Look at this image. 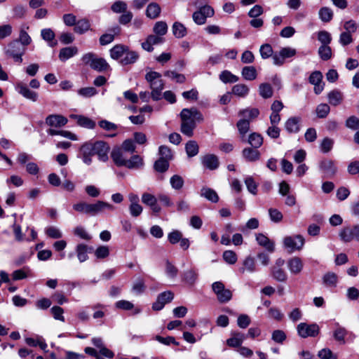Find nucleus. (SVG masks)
I'll use <instances>...</instances> for the list:
<instances>
[{"instance_id":"obj_11","label":"nucleus","mask_w":359,"mask_h":359,"mask_svg":"<svg viewBox=\"0 0 359 359\" xmlns=\"http://www.w3.org/2000/svg\"><path fill=\"white\" fill-rule=\"evenodd\" d=\"M141 200L145 205L151 208L154 213L158 214L161 211V207L157 204L158 197L154 194L144 192L142 194Z\"/></svg>"},{"instance_id":"obj_31","label":"nucleus","mask_w":359,"mask_h":359,"mask_svg":"<svg viewBox=\"0 0 359 359\" xmlns=\"http://www.w3.org/2000/svg\"><path fill=\"white\" fill-rule=\"evenodd\" d=\"M127 50L128 46L122 44H118L110 49V56L114 60H118L124 55Z\"/></svg>"},{"instance_id":"obj_40","label":"nucleus","mask_w":359,"mask_h":359,"mask_svg":"<svg viewBox=\"0 0 359 359\" xmlns=\"http://www.w3.org/2000/svg\"><path fill=\"white\" fill-rule=\"evenodd\" d=\"M172 33L173 35L178 39H181L186 36L187 34V28L184 25L179 22H175L172 25Z\"/></svg>"},{"instance_id":"obj_53","label":"nucleus","mask_w":359,"mask_h":359,"mask_svg":"<svg viewBox=\"0 0 359 359\" xmlns=\"http://www.w3.org/2000/svg\"><path fill=\"white\" fill-rule=\"evenodd\" d=\"M259 95L264 99L269 98L273 95V90L270 84L262 83L259 87Z\"/></svg>"},{"instance_id":"obj_43","label":"nucleus","mask_w":359,"mask_h":359,"mask_svg":"<svg viewBox=\"0 0 359 359\" xmlns=\"http://www.w3.org/2000/svg\"><path fill=\"white\" fill-rule=\"evenodd\" d=\"M185 150L189 157L195 156L198 154V145L196 141L190 140L186 144Z\"/></svg>"},{"instance_id":"obj_37","label":"nucleus","mask_w":359,"mask_h":359,"mask_svg":"<svg viewBox=\"0 0 359 359\" xmlns=\"http://www.w3.org/2000/svg\"><path fill=\"white\" fill-rule=\"evenodd\" d=\"M250 121L246 118L240 119L236 126L242 139H243L250 130Z\"/></svg>"},{"instance_id":"obj_49","label":"nucleus","mask_w":359,"mask_h":359,"mask_svg":"<svg viewBox=\"0 0 359 359\" xmlns=\"http://www.w3.org/2000/svg\"><path fill=\"white\" fill-rule=\"evenodd\" d=\"M319 18L323 22H330L333 18L332 9L327 7L321 8L319 11Z\"/></svg>"},{"instance_id":"obj_13","label":"nucleus","mask_w":359,"mask_h":359,"mask_svg":"<svg viewBox=\"0 0 359 359\" xmlns=\"http://www.w3.org/2000/svg\"><path fill=\"white\" fill-rule=\"evenodd\" d=\"M174 297V294L171 291H165L158 294L156 301L153 304L152 309L154 311L161 310L165 304L170 302Z\"/></svg>"},{"instance_id":"obj_61","label":"nucleus","mask_w":359,"mask_h":359,"mask_svg":"<svg viewBox=\"0 0 359 359\" xmlns=\"http://www.w3.org/2000/svg\"><path fill=\"white\" fill-rule=\"evenodd\" d=\"M50 313L55 320L65 322L64 309L62 307L54 306L50 309Z\"/></svg>"},{"instance_id":"obj_36","label":"nucleus","mask_w":359,"mask_h":359,"mask_svg":"<svg viewBox=\"0 0 359 359\" xmlns=\"http://www.w3.org/2000/svg\"><path fill=\"white\" fill-rule=\"evenodd\" d=\"M248 142L252 147L258 149L263 144V137L258 133H252L248 137Z\"/></svg>"},{"instance_id":"obj_20","label":"nucleus","mask_w":359,"mask_h":359,"mask_svg":"<svg viewBox=\"0 0 359 359\" xmlns=\"http://www.w3.org/2000/svg\"><path fill=\"white\" fill-rule=\"evenodd\" d=\"M111 158L114 164L118 167L124 166L126 158L124 156L123 150L120 147H114L111 152Z\"/></svg>"},{"instance_id":"obj_10","label":"nucleus","mask_w":359,"mask_h":359,"mask_svg":"<svg viewBox=\"0 0 359 359\" xmlns=\"http://www.w3.org/2000/svg\"><path fill=\"white\" fill-rule=\"evenodd\" d=\"M214 13V9L211 6L206 5L201 7L198 11L193 13V20L196 24L202 25L205 23L207 18L213 16Z\"/></svg>"},{"instance_id":"obj_24","label":"nucleus","mask_w":359,"mask_h":359,"mask_svg":"<svg viewBox=\"0 0 359 359\" xmlns=\"http://www.w3.org/2000/svg\"><path fill=\"white\" fill-rule=\"evenodd\" d=\"M88 249L89 248L88 245L83 243H79L76 246L75 252L77 258L81 263L86 262L88 259ZM92 248H90V250Z\"/></svg>"},{"instance_id":"obj_48","label":"nucleus","mask_w":359,"mask_h":359,"mask_svg":"<svg viewBox=\"0 0 359 359\" xmlns=\"http://www.w3.org/2000/svg\"><path fill=\"white\" fill-rule=\"evenodd\" d=\"M153 31L156 35L161 37L167 33L168 25L164 21H158L155 23Z\"/></svg>"},{"instance_id":"obj_56","label":"nucleus","mask_w":359,"mask_h":359,"mask_svg":"<svg viewBox=\"0 0 359 359\" xmlns=\"http://www.w3.org/2000/svg\"><path fill=\"white\" fill-rule=\"evenodd\" d=\"M165 271L166 276L170 278H175L178 273L177 268L168 260L165 262Z\"/></svg>"},{"instance_id":"obj_58","label":"nucleus","mask_w":359,"mask_h":359,"mask_svg":"<svg viewBox=\"0 0 359 359\" xmlns=\"http://www.w3.org/2000/svg\"><path fill=\"white\" fill-rule=\"evenodd\" d=\"M318 40L321 43V46L329 45L332 41V36L327 31L323 30L318 32Z\"/></svg>"},{"instance_id":"obj_64","label":"nucleus","mask_w":359,"mask_h":359,"mask_svg":"<svg viewBox=\"0 0 359 359\" xmlns=\"http://www.w3.org/2000/svg\"><path fill=\"white\" fill-rule=\"evenodd\" d=\"M286 338V334L281 330H276L272 332L271 339L276 343L283 344Z\"/></svg>"},{"instance_id":"obj_54","label":"nucleus","mask_w":359,"mask_h":359,"mask_svg":"<svg viewBox=\"0 0 359 359\" xmlns=\"http://www.w3.org/2000/svg\"><path fill=\"white\" fill-rule=\"evenodd\" d=\"M45 233L49 238L57 239L62 237V233L61 231L53 226H48L45 229Z\"/></svg>"},{"instance_id":"obj_30","label":"nucleus","mask_w":359,"mask_h":359,"mask_svg":"<svg viewBox=\"0 0 359 359\" xmlns=\"http://www.w3.org/2000/svg\"><path fill=\"white\" fill-rule=\"evenodd\" d=\"M259 114V110L257 108H246L241 109L238 112V116L243 118H246L250 121L256 118Z\"/></svg>"},{"instance_id":"obj_9","label":"nucleus","mask_w":359,"mask_h":359,"mask_svg":"<svg viewBox=\"0 0 359 359\" xmlns=\"http://www.w3.org/2000/svg\"><path fill=\"white\" fill-rule=\"evenodd\" d=\"M297 331L302 338L315 337L319 334L320 328L316 323H301L297 326Z\"/></svg>"},{"instance_id":"obj_12","label":"nucleus","mask_w":359,"mask_h":359,"mask_svg":"<svg viewBox=\"0 0 359 359\" xmlns=\"http://www.w3.org/2000/svg\"><path fill=\"white\" fill-rule=\"evenodd\" d=\"M302 121L301 116H291L285 122L284 128L288 133H298L301 130Z\"/></svg>"},{"instance_id":"obj_46","label":"nucleus","mask_w":359,"mask_h":359,"mask_svg":"<svg viewBox=\"0 0 359 359\" xmlns=\"http://www.w3.org/2000/svg\"><path fill=\"white\" fill-rule=\"evenodd\" d=\"M249 93L248 87L242 83L236 84L232 88V93L236 96L244 97Z\"/></svg>"},{"instance_id":"obj_45","label":"nucleus","mask_w":359,"mask_h":359,"mask_svg":"<svg viewBox=\"0 0 359 359\" xmlns=\"http://www.w3.org/2000/svg\"><path fill=\"white\" fill-rule=\"evenodd\" d=\"M245 339V337L241 333H235L233 334V337L231 338H229L226 341V344L229 346L231 347H240L242 344L243 340Z\"/></svg>"},{"instance_id":"obj_52","label":"nucleus","mask_w":359,"mask_h":359,"mask_svg":"<svg viewBox=\"0 0 359 359\" xmlns=\"http://www.w3.org/2000/svg\"><path fill=\"white\" fill-rule=\"evenodd\" d=\"M271 274L277 281L285 282L287 280V274L281 268L272 267Z\"/></svg>"},{"instance_id":"obj_35","label":"nucleus","mask_w":359,"mask_h":359,"mask_svg":"<svg viewBox=\"0 0 359 359\" xmlns=\"http://www.w3.org/2000/svg\"><path fill=\"white\" fill-rule=\"evenodd\" d=\"M338 281V277L334 272H327L323 277V284L330 287H336Z\"/></svg>"},{"instance_id":"obj_15","label":"nucleus","mask_w":359,"mask_h":359,"mask_svg":"<svg viewBox=\"0 0 359 359\" xmlns=\"http://www.w3.org/2000/svg\"><path fill=\"white\" fill-rule=\"evenodd\" d=\"M46 123L53 128H62L65 126L68 120L60 114H50L46 118Z\"/></svg>"},{"instance_id":"obj_6","label":"nucleus","mask_w":359,"mask_h":359,"mask_svg":"<svg viewBox=\"0 0 359 359\" xmlns=\"http://www.w3.org/2000/svg\"><path fill=\"white\" fill-rule=\"evenodd\" d=\"M26 48L23 47L18 40H14L9 43L5 48V53L12 57L15 62L21 63L22 55L25 54Z\"/></svg>"},{"instance_id":"obj_23","label":"nucleus","mask_w":359,"mask_h":359,"mask_svg":"<svg viewBox=\"0 0 359 359\" xmlns=\"http://www.w3.org/2000/svg\"><path fill=\"white\" fill-rule=\"evenodd\" d=\"M144 165V160L140 155H133L130 159H126L125 167L128 169H140Z\"/></svg>"},{"instance_id":"obj_57","label":"nucleus","mask_w":359,"mask_h":359,"mask_svg":"<svg viewBox=\"0 0 359 359\" xmlns=\"http://www.w3.org/2000/svg\"><path fill=\"white\" fill-rule=\"evenodd\" d=\"M259 53L263 59H267L270 57H273V55L274 54L271 46L269 43L262 45L259 48Z\"/></svg>"},{"instance_id":"obj_26","label":"nucleus","mask_w":359,"mask_h":359,"mask_svg":"<svg viewBox=\"0 0 359 359\" xmlns=\"http://www.w3.org/2000/svg\"><path fill=\"white\" fill-rule=\"evenodd\" d=\"M256 271V263L253 257L248 256L243 262V266L239 269L241 273L245 272L253 273Z\"/></svg>"},{"instance_id":"obj_22","label":"nucleus","mask_w":359,"mask_h":359,"mask_svg":"<svg viewBox=\"0 0 359 359\" xmlns=\"http://www.w3.org/2000/svg\"><path fill=\"white\" fill-rule=\"evenodd\" d=\"M242 154L243 158L249 162H255L259 161L261 157L260 152L257 150V149H255L253 147H247L245 148Z\"/></svg>"},{"instance_id":"obj_1","label":"nucleus","mask_w":359,"mask_h":359,"mask_svg":"<svg viewBox=\"0 0 359 359\" xmlns=\"http://www.w3.org/2000/svg\"><path fill=\"white\" fill-rule=\"evenodd\" d=\"M109 149V144L104 141L86 142L81 146L77 156L86 165H90L94 155H97L98 160L102 162L107 161Z\"/></svg>"},{"instance_id":"obj_38","label":"nucleus","mask_w":359,"mask_h":359,"mask_svg":"<svg viewBox=\"0 0 359 359\" xmlns=\"http://www.w3.org/2000/svg\"><path fill=\"white\" fill-rule=\"evenodd\" d=\"M113 34H104L100 38V43L102 46H106L111 43L114 39V35L118 34L120 32L119 27H116L112 29Z\"/></svg>"},{"instance_id":"obj_18","label":"nucleus","mask_w":359,"mask_h":359,"mask_svg":"<svg viewBox=\"0 0 359 359\" xmlns=\"http://www.w3.org/2000/svg\"><path fill=\"white\" fill-rule=\"evenodd\" d=\"M201 161L202 165L210 170H216L219 165L218 157L212 154H208L202 156Z\"/></svg>"},{"instance_id":"obj_60","label":"nucleus","mask_w":359,"mask_h":359,"mask_svg":"<svg viewBox=\"0 0 359 359\" xmlns=\"http://www.w3.org/2000/svg\"><path fill=\"white\" fill-rule=\"evenodd\" d=\"M169 161L165 159L159 158L154 163V168L159 172H165L169 168Z\"/></svg>"},{"instance_id":"obj_28","label":"nucleus","mask_w":359,"mask_h":359,"mask_svg":"<svg viewBox=\"0 0 359 359\" xmlns=\"http://www.w3.org/2000/svg\"><path fill=\"white\" fill-rule=\"evenodd\" d=\"M201 196L204 197L212 203H217L219 196L216 191L209 187H203L201 190Z\"/></svg>"},{"instance_id":"obj_42","label":"nucleus","mask_w":359,"mask_h":359,"mask_svg":"<svg viewBox=\"0 0 359 359\" xmlns=\"http://www.w3.org/2000/svg\"><path fill=\"white\" fill-rule=\"evenodd\" d=\"M243 77L248 81L255 80L257 77V71L253 66H246L242 69Z\"/></svg>"},{"instance_id":"obj_4","label":"nucleus","mask_w":359,"mask_h":359,"mask_svg":"<svg viewBox=\"0 0 359 359\" xmlns=\"http://www.w3.org/2000/svg\"><path fill=\"white\" fill-rule=\"evenodd\" d=\"M145 79L149 83L151 90V98L158 101L162 98V90L164 88V82L161 79V75L157 72L151 71L145 75Z\"/></svg>"},{"instance_id":"obj_62","label":"nucleus","mask_w":359,"mask_h":359,"mask_svg":"<svg viewBox=\"0 0 359 359\" xmlns=\"http://www.w3.org/2000/svg\"><path fill=\"white\" fill-rule=\"evenodd\" d=\"M159 158L170 161L172 158V153L171 149L165 145H162L158 149Z\"/></svg>"},{"instance_id":"obj_25","label":"nucleus","mask_w":359,"mask_h":359,"mask_svg":"<svg viewBox=\"0 0 359 359\" xmlns=\"http://www.w3.org/2000/svg\"><path fill=\"white\" fill-rule=\"evenodd\" d=\"M78 53V48L76 46L65 47L60 49L59 53V59L65 62L72 57Z\"/></svg>"},{"instance_id":"obj_33","label":"nucleus","mask_w":359,"mask_h":359,"mask_svg":"<svg viewBox=\"0 0 359 359\" xmlns=\"http://www.w3.org/2000/svg\"><path fill=\"white\" fill-rule=\"evenodd\" d=\"M328 102L331 105L337 106L343 100L342 93L338 90H333L327 95Z\"/></svg>"},{"instance_id":"obj_19","label":"nucleus","mask_w":359,"mask_h":359,"mask_svg":"<svg viewBox=\"0 0 359 359\" xmlns=\"http://www.w3.org/2000/svg\"><path fill=\"white\" fill-rule=\"evenodd\" d=\"M303 267V262L298 257H292L287 261V268L292 274L297 275L300 273Z\"/></svg>"},{"instance_id":"obj_34","label":"nucleus","mask_w":359,"mask_h":359,"mask_svg":"<svg viewBox=\"0 0 359 359\" xmlns=\"http://www.w3.org/2000/svg\"><path fill=\"white\" fill-rule=\"evenodd\" d=\"M183 280L189 285L195 284L198 279V273L194 269H190L183 273Z\"/></svg>"},{"instance_id":"obj_50","label":"nucleus","mask_w":359,"mask_h":359,"mask_svg":"<svg viewBox=\"0 0 359 359\" xmlns=\"http://www.w3.org/2000/svg\"><path fill=\"white\" fill-rule=\"evenodd\" d=\"M318 55L323 60H328L332 56V49L329 45L320 46L318 48Z\"/></svg>"},{"instance_id":"obj_29","label":"nucleus","mask_w":359,"mask_h":359,"mask_svg":"<svg viewBox=\"0 0 359 359\" xmlns=\"http://www.w3.org/2000/svg\"><path fill=\"white\" fill-rule=\"evenodd\" d=\"M90 29V22L86 19H81L78 21H76L74 31L79 34H83L86 33L87 31H88Z\"/></svg>"},{"instance_id":"obj_5","label":"nucleus","mask_w":359,"mask_h":359,"mask_svg":"<svg viewBox=\"0 0 359 359\" xmlns=\"http://www.w3.org/2000/svg\"><path fill=\"white\" fill-rule=\"evenodd\" d=\"M82 62L91 69L99 72H104L110 69V66L105 59L99 57L93 53H87L81 57Z\"/></svg>"},{"instance_id":"obj_39","label":"nucleus","mask_w":359,"mask_h":359,"mask_svg":"<svg viewBox=\"0 0 359 359\" xmlns=\"http://www.w3.org/2000/svg\"><path fill=\"white\" fill-rule=\"evenodd\" d=\"M161 13V7L156 3H151L148 5L146 11V15L151 19L158 18Z\"/></svg>"},{"instance_id":"obj_3","label":"nucleus","mask_w":359,"mask_h":359,"mask_svg":"<svg viewBox=\"0 0 359 359\" xmlns=\"http://www.w3.org/2000/svg\"><path fill=\"white\" fill-rule=\"evenodd\" d=\"M73 209L83 214L90 216H95L102 213L104 210H114V206L103 201H97L94 203H88L85 201H80L73 205Z\"/></svg>"},{"instance_id":"obj_59","label":"nucleus","mask_w":359,"mask_h":359,"mask_svg":"<svg viewBox=\"0 0 359 359\" xmlns=\"http://www.w3.org/2000/svg\"><path fill=\"white\" fill-rule=\"evenodd\" d=\"M164 76L174 79L180 83H183L186 81V77L184 74H178L174 71H166L164 72Z\"/></svg>"},{"instance_id":"obj_16","label":"nucleus","mask_w":359,"mask_h":359,"mask_svg":"<svg viewBox=\"0 0 359 359\" xmlns=\"http://www.w3.org/2000/svg\"><path fill=\"white\" fill-rule=\"evenodd\" d=\"M323 74L319 71L312 72L309 76V82L314 86L316 94H320L324 89V83L322 82Z\"/></svg>"},{"instance_id":"obj_63","label":"nucleus","mask_w":359,"mask_h":359,"mask_svg":"<svg viewBox=\"0 0 359 359\" xmlns=\"http://www.w3.org/2000/svg\"><path fill=\"white\" fill-rule=\"evenodd\" d=\"M218 301L220 303H226L231 299L232 292L229 289H224L222 292L216 294Z\"/></svg>"},{"instance_id":"obj_27","label":"nucleus","mask_w":359,"mask_h":359,"mask_svg":"<svg viewBox=\"0 0 359 359\" xmlns=\"http://www.w3.org/2000/svg\"><path fill=\"white\" fill-rule=\"evenodd\" d=\"M71 118H75L77 121V123L81 126L88 129H93L95 127V122L92 119L81 116V115H71Z\"/></svg>"},{"instance_id":"obj_41","label":"nucleus","mask_w":359,"mask_h":359,"mask_svg":"<svg viewBox=\"0 0 359 359\" xmlns=\"http://www.w3.org/2000/svg\"><path fill=\"white\" fill-rule=\"evenodd\" d=\"M336 330L333 332V337L335 340L341 342L342 344L345 343V337L347 334V330L339 325L338 323L335 324Z\"/></svg>"},{"instance_id":"obj_32","label":"nucleus","mask_w":359,"mask_h":359,"mask_svg":"<svg viewBox=\"0 0 359 359\" xmlns=\"http://www.w3.org/2000/svg\"><path fill=\"white\" fill-rule=\"evenodd\" d=\"M124 55H125L124 57L122 58L121 60V63L123 65H128L133 64L139 58L138 53L135 51L130 50L128 47V50L126 51Z\"/></svg>"},{"instance_id":"obj_14","label":"nucleus","mask_w":359,"mask_h":359,"mask_svg":"<svg viewBox=\"0 0 359 359\" xmlns=\"http://www.w3.org/2000/svg\"><path fill=\"white\" fill-rule=\"evenodd\" d=\"M15 90L19 94L27 100H29L32 102H36L38 100V93L30 90L28 86L22 82H19L16 84Z\"/></svg>"},{"instance_id":"obj_47","label":"nucleus","mask_w":359,"mask_h":359,"mask_svg":"<svg viewBox=\"0 0 359 359\" xmlns=\"http://www.w3.org/2000/svg\"><path fill=\"white\" fill-rule=\"evenodd\" d=\"M41 38L47 41L50 46H53L55 43L52 44L51 43L55 37L54 32L50 28H45L41 31Z\"/></svg>"},{"instance_id":"obj_44","label":"nucleus","mask_w":359,"mask_h":359,"mask_svg":"<svg viewBox=\"0 0 359 359\" xmlns=\"http://www.w3.org/2000/svg\"><path fill=\"white\" fill-rule=\"evenodd\" d=\"M219 79L224 83H236L238 81V77L233 74L228 70L222 71L219 74Z\"/></svg>"},{"instance_id":"obj_51","label":"nucleus","mask_w":359,"mask_h":359,"mask_svg":"<svg viewBox=\"0 0 359 359\" xmlns=\"http://www.w3.org/2000/svg\"><path fill=\"white\" fill-rule=\"evenodd\" d=\"M170 184L173 189L180 190L183 187L184 181L180 175H174L170 179Z\"/></svg>"},{"instance_id":"obj_21","label":"nucleus","mask_w":359,"mask_h":359,"mask_svg":"<svg viewBox=\"0 0 359 359\" xmlns=\"http://www.w3.org/2000/svg\"><path fill=\"white\" fill-rule=\"evenodd\" d=\"M256 241L259 245L263 247L269 252H273L275 250V243L263 233L256 235Z\"/></svg>"},{"instance_id":"obj_17","label":"nucleus","mask_w":359,"mask_h":359,"mask_svg":"<svg viewBox=\"0 0 359 359\" xmlns=\"http://www.w3.org/2000/svg\"><path fill=\"white\" fill-rule=\"evenodd\" d=\"M320 169L327 177L334 176L337 170L334 161L330 159H324L320 163Z\"/></svg>"},{"instance_id":"obj_55","label":"nucleus","mask_w":359,"mask_h":359,"mask_svg":"<svg viewBox=\"0 0 359 359\" xmlns=\"http://www.w3.org/2000/svg\"><path fill=\"white\" fill-rule=\"evenodd\" d=\"M330 106L324 103L318 104L316 109V115L320 118H325L330 113Z\"/></svg>"},{"instance_id":"obj_8","label":"nucleus","mask_w":359,"mask_h":359,"mask_svg":"<svg viewBox=\"0 0 359 359\" xmlns=\"http://www.w3.org/2000/svg\"><path fill=\"white\" fill-rule=\"evenodd\" d=\"M304 245V238L301 235L286 236L283 239V246L290 253L302 249Z\"/></svg>"},{"instance_id":"obj_2","label":"nucleus","mask_w":359,"mask_h":359,"mask_svg":"<svg viewBox=\"0 0 359 359\" xmlns=\"http://www.w3.org/2000/svg\"><path fill=\"white\" fill-rule=\"evenodd\" d=\"M181 132L186 136L190 137L194 135V130L196 128V122L203 121V114L196 108L183 109L180 112Z\"/></svg>"},{"instance_id":"obj_7","label":"nucleus","mask_w":359,"mask_h":359,"mask_svg":"<svg viewBox=\"0 0 359 359\" xmlns=\"http://www.w3.org/2000/svg\"><path fill=\"white\" fill-rule=\"evenodd\" d=\"M339 236L344 243L353 240L359 241V224L344 226L339 233Z\"/></svg>"}]
</instances>
